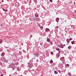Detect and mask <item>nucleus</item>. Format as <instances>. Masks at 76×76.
I'll list each match as a JSON object with an SVG mask.
<instances>
[{
    "label": "nucleus",
    "instance_id": "nucleus-28",
    "mask_svg": "<svg viewBox=\"0 0 76 76\" xmlns=\"http://www.w3.org/2000/svg\"><path fill=\"white\" fill-rule=\"evenodd\" d=\"M61 47H62L63 46V44H61L60 45Z\"/></svg>",
    "mask_w": 76,
    "mask_h": 76
},
{
    "label": "nucleus",
    "instance_id": "nucleus-45",
    "mask_svg": "<svg viewBox=\"0 0 76 76\" xmlns=\"http://www.w3.org/2000/svg\"><path fill=\"white\" fill-rule=\"evenodd\" d=\"M0 64L1 65L2 64V63H1V62H0Z\"/></svg>",
    "mask_w": 76,
    "mask_h": 76
},
{
    "label": "nucleus",
    "instance_id": "nucleus-34",
    "mask_svg": "<svg viewBox=\"0 0 76 76\" xmlns=\"http://www.w3.org/2000/svg\"><path fill=\"white\" fill-rule=\"evenodd\" d=\"M28 70L29 71V72H31V71H31V70H30L29 69H28Z\"/></svg>",
    "mask_w": 76,
    "mask_h": 76
},
{
    "label": "nucleus",
    "instance_id": "nucleus-16",
    "mask_svg": "<svg viewBox=\"0 0 76 76\" xmlns=\"http://www.w3.org/2000/svg\"><path fill=\"white\" fill-rule=\"evenodd\" d=\"M69 66L70 65L68 64H67L66 65V67H67V66H69Z\"/></svg>",
    "mask_w": 76,
    "mask_h": 76
},
{
    "label": "nucleus",
    "instance_id": "nucleus-53",
    "mask_svg": "<svg viewBox=\"0 0 76 76\" xmlns=\"http://www.w3.org/2000/svg\"><path fill=\"white\" fill-rule=\"evenodd\" d=\"M18 61H19V59H18Z\"/></svg>",
    "mask_w": 76,
    "mask_h": 76
},
{
    "label": "nucleus",
    "instance_id": "nucleus-19",
    "mask_svg": "<svg viewBox=\"0 0 76 76\" xmlns=\"http://www.w3.org/2000/svg\"><path fill=\"white\" fill-rule=\"evenodd\" d=\"M58 53H61V49H59L58 50Z\"/></svg>",
    "mask_w": 76,
    "mask_h": 76
},
{
    "label": "nucleus",
    "instance_id": "nucleus-54",
    "mask_svg": "<svg viewBox=\"0 0 76 76\" xmlns=\"http://www.w3.org/2000/svg\"><path fill=\"white\" fill-rule=\"evenodd\" d=\"M58 1H59V0H58V1H57V3H58Z\"/></svg>",
    "mask_w": 76,
    "mask_h": 76
},
{
    "label": "nucleus",
    "instance_id": "nucleus-9",
    "mask_svg": "<svg viewBox=\"0 0 76 76\" xmlns=\"http://www.w3.org/2000/svg\"><path fill=\"white\" fill-rule=\"evenodd\" d=\"M66 42L67 43H69V42H70V41L69 40V39H67Z\"/></svg>",
    "mask_w": 76,
    "mask_h": 76
},
{
    "label": "nucleus",
    "instance_id": "nucleus-37",
    "mask_svg": "<svg viewBox=\"0 0 76 76\" xmlns=\"http://www.w3.org/2000/svg\"><path fill=\"white\" fill-rule=\"evenodd\" d=\"M74 12H75V13H76V10H74Z\"/></svg>",
    "mask_w": 76,
    "mask_h": 76
},
{
    "label": "nucleus",
    "instance_id": "nucleus-55",
    "mask_svg": "<svg viewBox=\"0 0 76 76\" xmlns=\"http://www.w3.org/2000/svg\"><path fill=\"white\" fill-rule=\"evenodd\" d=\"M66 20H65V22H66Z\"/></svg>",
    "mask_w": 76,
    "mask_h": 76
},
{
    "label": "nucleus",
    "instance_id": "nucleus-24",
    "mask_svg": "<svg viewBox=\"0 0 76 76\" xmlns=\"http://www.w3.org/2000/svg\"><path fill=\"white\" fill-rule=\"evenodd\" d=\"M50 43L51 45H53V42H50Z\"/></svg>",
    "mask_w": 76,
    "mask_h": 76
},
{
    "label": "nucleus",
    "instance_id": "nucleus-23",
    "mask_svg": "<svg viewBox=\"0 0 76 76\" xmlns=\"http://www.w3.org/2000/svg\"><path fill=\"white\" fill-rule=\"evenodd\" d=\"M46 29H47V30L48 31H50V30L48 28H46Z\"/></svg>",
    "mask_w": 76,
    "mask_h": 76
},
{
    "label": "nucleus",
    "instance_id": "nucleus-47",
    "mask_svg": "<svg viewBox=\"0 0 76 76\" xmlns=\"http://www.w3.org/2000/svg\"><path fill=\"white\" fill-rule=\"evenodd\" d=\"M30 37H31V38H32V35H31Z\"/></svg>",
    "mask_w": 76,
    "mask_h": 76
},
{
    "label": "nucleus",
    "instance_id": "nucleus-21",
    "mask_svg": "<svg viewBox=\"0 0 76 76\" xmlns=\"http://www.w3.org/2000/svg\"><path fill=\"white\" fill-rule=\"evenodd\" d=\"M56 50H57V51H59L60 50L59 48H58V49L56 48Z\"/></svg>",
    "mask_w": 76,
    "mask_h": 76
},
{
    "label": "nucleus",
    "instance_id": "nucleus-1",
    "mask_svg": "<svg viewBox=\"0 0 76 76\" xmlns=\"http://www.w3.org/2000/svg\"><path fill=\"white\" fill-rule=\"evenodd\" d=\"M28 66L29 67V68H32L33 67V64L32 63H28Z\"/></svg>",
    "mask_w": 76,
    "mask_h": 76
},
{
    "label": "nucleus",
    "instance_id": "nucleus-43",
    "mask_svg": "<svg viewBox=\"0 0 76 76\" xmlns=\"http://www.w3.org/2000/svg\"><path fill=\"white\" fill-rule=\"evenodd\" d=\"M59 56H60V55H58V57H59Z\"/></svg>",
    "mask_w": 76,
    "mask_h": 76
},
{
    "label": "nucleus",
    "instance_id": "nucleus-12",
    "mask_svg": "<svg viewBox=\"0 0 76 76\" xmlns=\"http://www.w3.org/2000/svg\"><path fill=\"white\" fill-rule=\"evenodd\" d=\"M52 63H53V61L52 60H51L50 61V63L51 64Z\"/></svg>",
    "mask_w": 76,
    "mask_h": 76
},
{
    "label": "nucleus",
    "instance_id": "nucleus-52",
    "mask_svg": "<svg viewBox=\"0 0 76 76\" xmlns=\"http://www.w3.org/2000/svg\"><path fill=\"white\" fill-rule=\"evenodd\" d=\"M74 4H76V3H75V2H74Z\"/></svg>",
    "mask_w": 76,
    "mask_h": 76
},
{
    "label": "nucleus",
    "instance_id": "nucleus-27",
    "mask_svg": "<svg viewBox=\"0 0 76 76\" xmlns=\"http://www.w3.org/2000/svg\"><path fill=\"white\" fill-rule=\"evenodd\" d=\"M72 39H73L72 38L71 39H69L70 41H71V40H72Z\"/></svg>",
    "mask_w": 76,
    "mask_h": 76
},
{
    "label": "nucleus",
    "instance_id": "nucleus-10",
    "mask_svg": "<svg viewBox=\"0 0 76 76\" xmlns=\"http://www.w3.org/2000/svg\"><path fill=\"white\" fill-rule=\"evenodd\" d=\"M35 17H37V18L39 16V15L37 14H35Z\"/></svg>",
    "mask_w": 76,
    "mask_h": 76
},
{
    "label": "nucleus",
    "instance_id": "nucleus-14",
    "mask_svg": "<svg viewBox=\"0 0 76 76\" xmlns=\"http://www.w3.org/2000/svg\"><path fill=\"white\" fill-rule=\"evenodd\" d=\"M68 75L69 76H71V75H72V74H71V73H69L68 74Z\"/></svg>",
    "mask_w": 76,
    "mask_h": 76
},
{
    "label": "nucleus",
    "instance_id": "nucleus-57",
    "mask_svg": "<svg viewBox=\"0 0 76 76\" xmlns=\"http://www.w3.org/2000/svg\"><path fill=\"white\" fill-rule=\"evenodd\" d=\"M75 6V5H73V6Z\"/></svg>",
    "mask_w": 76,
    "mask_h": 76
},
{
    "label": "nucleus",
    "instance_id": "nucleus-26",
    "mask_svg": "<svg viewBox=\"0 0 76 76\" xmlns=\"http://www.w3.org/2000/svg\"><path fill=\"white\" fill-rule=\"evenodd\" d=\"M49 1L50 2H53V0H50Z\"/></svg>",
    "mask_w": 76,
    "mask_h": 76
},
{
    "label": "nucleus",
    "instance_id": "nucleus-44",
    "mask_svg": "<svg viewBox=\"0 0 76 76\" xmlns=\"http://www.w3.org/2000/svg\"><path fill=\"white\" fill-rule=\"evenodd\" d=\"M36 61H37V62H38V59H37Z\"/></svg>",
    "mask_w": 76,
    "mask_h": 76
},
{
    "label": "nucleus",
    "instance_id": "nucleus-31",
    "mask_svg": "<svg viewBox=\"0 0 76 76\" xmlns=\"http://www.w3.org/2000/svg\"><path fill=\"white\" fill-rule=\"evenodd\" d=\"M71 44H74V43L72 42H71Z\"/></svg>",
    "mask_w": 76,
    "mask_h": 76
},
{
    "label": "nucleus",
    "instance_id": "nucleus-22",
    "mask_svg": "<svg viewBox=\"0 0 76 76\" xmlns=\"http://www.w3.org/2000/svg\"><path fill=\"white\" fill-rule=\"evenodd\" d=\"M56 28L57 29H58V26H57L56 27Z\"/></svg>",
    "mask_w": 76,
    "mask_h": 76
},
{
    "label": "nucleus",
    "instance_id": "nucleus-18",
    "mask_svg": "<svg viewBox=\"0 0 76 76\" xmlns=\"http://www.w3.org/2000/svg\"><path fill=\"white\" fill-rule=\"evenodd\" d=\"M54 73L55 74H57V73H58V72H57V71H54Z\"/></svg>",
    "mask_w": 76,
    "mask_h": 76
},
{
    "label": "nucleus",
    "instance_id": "nucleus-35",
    "mask_svg": "<svg viewBox=\"0 0 76 76\" xmlns=\"http://www.w3.org/2000/svg\"><path fill=\"white\" fill-rule=\"evenodd\" d=\"M2 10H3V11H4V12H5V10H4V9H2Z\"/></svg>",
    "mask_w": 76,
    "mask_h": 76
},
{
    "label": "nucleus",
    "instance_id": "nucleus-50",
    "mask_svg": "<svg viewBox=\"0 0 76 76\" xmlns=\"http://www.w3.org/2000/svg\"><path fill=\"white\" fill-rule=\"evenodd\" d=\"M3 51V50H1V51Z\"/></svg>",
    "mask_w": 76,
    "mask_h": 76
},
{
    "label": "nucleus",
    "instance_id": "nucleus-59",
    "mask_svg": "<svg viewBox=\"0 0 76 76\" xmlns=\"http://www.w3.org/2000/svg\"><path fill=\"white\" fill-rule=\"evenodd\" d=\"M75 60H76V58H75Z\"/></svg>",
    "mask_w": 76,
    "mask_h": 76
},
{
    "label": "nucleus",
    "instance_id": "nucleus-2",
    "mask_svg": "<svg viewBox=\"0 0 76 76\" xmlns=\"http://www.w3.org/2000/svg\"><path fill=\"white\" fill-rule=\"evenodd\" d=\"M1 60L3 62H5L6 61V58L4 57H2L1 58Z\"/></svg>",
    "mask_w": 76,
    "mask_h": 76
},
{
    "label": "nucleus",
    "instance_id": "nucleus-49",
    "mask_svg": "<svg viewBox=\"0 0 76 76\" xmlns=\"http://www.w3.org/2000/svg\"><path fill=\"white\" fill-rule=\"evenodd\" d=\"M1 26H3V25H2L1 24Z\"/></svg>",
    "mask_w": 76,
    "mask_h": 76
},
{
    "label": "nucleus",
    "instance_id": "nucleus-58",
    "mask_svg": "<svg viewBox=\"0 0 76 76\" xmlns=\"http://www.w3.org/2000/svg\"><path fill=\"white\" fill-rule=\"evenodd\" d=\"M60 76H61V75H60Z\"/></svg>",
    "mask_w": 76,
    "mask_h": 76
},
{
    "label": "nucleus",
    "instance_id": "nucleus-25",
    "mask_svg": "<svg viewBox=\"0 0 76 76\" xmlns=\"http://www.w3.org/2000/svg\"><path fill=\"white\" fill-rule=\"evenodd\" d=\"M51 54L52 55V54H53V52H51Z\"/></svg>",
    "mask_w": 76,
    "mask_h": 76
},
{
    "label": "nucleus",
    "instance_id": "nucleus-4",
    "mask_svg": "<svg viewBox=\"0 0 76 76\" xmlns=\"http://www.w3.org/2000/svg\"><path fill=\"white\" fill-rule=\"evenodd\" d=\"M59 19H59V18H56V21L57 22H58Z\"/></svg>",
    "mask_w": 76,
    "mask_h": 76
},
{
    "label": "nucleus",
    "instance_id": "nucleus-11",
    "mask_svg": "<svg viewBox=\"0 0 76 76\" xmlns=\"http://www.w3.org/2000/svg\"><path fill=\"white\" fill-rule=\"evenodd\" d=\"M4 54L3 53H2L1 54V57H3V56H4Z\"/></svg>",
    "mask_w": 76,
    "mask_h": 76
},
{
    "label": "nucleus",
    "instance_id": "nucleus-38",
    "mask_svg": "<svg viewBox=\"0 0 76 76\" xmlns=\"http://www.w3.org/2000/svg\"><path fill=\"white\" fill-rule=\"evenodd\" d=\"M61 48H64V47H63V46H62V47H61Z\"/></svg>",
    "mask_w": 76,
    "mask_h": 76
},
{
    "label": "nucleus",
    "instance_id": "nucleus-17",
    "mask_svg": "<svg viewBox=\"0 0 76 76\" xmlns=\"http://www.w3.org/2000/svg\"><path fill=\"white\" fill-rule=\"evenodd\" d=\"M3 42V40L1 39H0V43H1Z\"/></svg>",
    "mask_w": 76,
    "mask_h": 76
},
{
    "label": "nucleus",
    "instance_id": "nucleus-56",
    "mask_svg": "<svg viewBox=\"0 0 76 76\" xmlns=\"http://www.w3.org/2000/svg\"><path fill=\"white\" fill-rule=\"evenodd\" d=\"M7 0V1H9V0Z\"/></svg>",
    "mask_w": 76,
    "mask_h": 76
},
{
    "label": "nucleus",
    "instance_id": "nucleus-3",
    "mask_svg": "<svg viewBox=\"0 0 76 76\" xmlns=\"http://www.w3.org/2000/svg\"><path fill=\"white\" fill-rule=\"evenodd\" d=\"M34 56H35V57H38L39 56V54H38V53H36L34 54Z\"/></svg>",
    "mask_w": 76,
    "mask_h": 76
},
{
    "label": "nucleus",
    "instance_id": "nucleus-39",
    "mask_svg": "<svg viewBox=\"0 0 76 76\" xmlns=\"http://www.w3.org/2000/svg\"><path fill=\"white\" fill-rule=\"evenodd\" d=\"M40 45H42V43H41V42L40 43Z\"/></svg>",
    "mask_w": 76,
    "mask_h": 76
},
{
    "label": "nucleus",
    "instance_id": "nucleus-46",
    "mask_svg": "<svg viewBox=\"0 0 76 76\" xmlns=\"http://www.w3.org/2000/svg\"><path fill=\"white\" fill-rule=\"evenodd\" d=\"M3 76V74H1V76Z\"/></svg>",
    "mask_w": 76,
    "mask_h": 76
},
{
    "label": "nucleus",
    "instance_id": "nucleus-42",
    "mask_svg": "<svg viewBox=\"0 0 76 76\" xmlns=\"http://www.w3.org/2000/svg\"><path fill=\"white\" fill-rule=\"evenodd\" d=\"M60 53H59L58 54V55H59L60 56Z\"/></svg>",
    "mask_w": 76,
    "mask_h": 76
},
{
    "label": "nucleus",
    "instance_id": "nucleus-36",
    "mask_svg": "<svg viewBox=\"0 0 76 76\" xmlns=\"http://www.w3.org/2000/svg\"><path fill=\"white\" fill-rule=\"evenodd\" d=\"M1 1H2V3H3V2H4V1L3 0H2Z\"/></svg>",
    "mask_w": 76,
    "mask_h": 76
},
{
    "label": "nucleus",
    "instance_id": "nucleus-8",
    "mask_svg": "<svg viewBox=\"0 0 76 76\" xmlns=\"http://www.w3.org/2000/svg\"><path fill=\"white\" fill-rule=\"evenodd\" d=\"M39 27H40V28H41L42 29H43V27H42V26H40V25H39Z\"/></svg>",
    "mask_w": 76,
    "mask_h": 76
},
{
    "label": "nucleus",
    "instance_id": "nucleus-32",
    "mask_svg": "<svg viewBox=\"0 0 76 76\" xmlns=\"http://www.w3.org/2000/svg\"><path fill=\"white\" fill-rule=\"evenodd\" d=\"M45 32L47 31V29H46V28L45 29Z\"/></svg>",
    "mask_w": 76,
    "mask_h": 76
},
{
    "label": "nucleus",
    "instance_id": "nucleus-15",
    "mask_svg": "<svg viewBox=\"0 0 76 76\" xmlns=\"http://www.w3.org/2000/svg\"><path fill=\"white\" fill-rule=\"evenodd\" d=\"M34 1L35 3H37V0H34Z\"/></svg>",
    "mask_w": 76,
    "mask_h": 76
},
{
    "label": "nucleus",
    "instance_id": "nucleus-30",
    "mask_svg": "<svg viewBox=\"0 0 76 76\" xmlns=\"http://www.w3.org/2000/svg\"><path fill=\"white\" fill-rule=\"evenodd\" d=\"M23 53L26 52V51H25L24 50H23Z\"/></svg>",
    "mask_w": 76,
    "mask_h": 76
},
{
    "label": "nucleus",
    "instance_id": "nucleus-6",
    "mask_svg": "<svg viewBox=\"0 0 76 76\" xmlns=\"http://www.w3.org/2000/svg\"><path fill=\"white\" fill-rule=\"evenodd\" d=\"M46 41L47 42H50V39L49 38H48L46 40Z\"/></svg>",
    "mask_w": 76,
    "mask_h": 76
},
{
    "label": "nucleus",
    "instance_id": "nucleus-51",
    "mask_svg": "<svg viewBox=\"0 0 76 76\" xmlns=\"http://www.w3.org/2000/svg\"><path fill=\"white\" fill-rule=\"evenodd\" d=\"M72 42H73H73H75V41H72Z\"/></svg>",
    "mask_w": 76,
    "mask_h": 76
},
{
    "label": "nucleus",
    "instance_id": "nucleus-48",
    "mask_svg": "<svg viewBox=\"0 0 76 76\" xmlns=\"http://www.w3.org/2000/svg\"><path fill=\"white\" fill-rule=\"evenodd\" d=\"M63 59H64V57H63Z\"/></svg>",
    "mask_w": 76,
    "mask_h": 76
},
{
    "label": "nucleus",
    "instance_id": "nucleus-40",
    "mask_svg": "<svg viewBox=\"0 0 76 76\" xmlns=\"http://www.w3.org/2000/svg\"><path fill=\"white\" fill-rule=\"evenodd\" d=\"M64 46V47H65L66 46V45L64 44L63 45Z\"/></svg>",
    "mask_w": 76,
    "mask_h": 76
},
{
    "label": "nucleus",
    "instance_id": "nucleus-20",
    "mask_svg": "<svg viewBox=\"0 0 76 76\" xmlns=\"http://www.w3.org/2000/svg\"><path fill=\"white\" fill-rule=\"evenodd\" d=\"M17 70L18 71H19V67H18L17 68Z\"/></svg>",
    "mask_w": 76,
    "mask_h": 76
},
{
    "label": "nucleus",
    "instance_id": "nucleus-29",
    "mask_svg": "<svg viewBox=\"0 0 76 76\" xmlns=\"http://www.w3.org/2000/svg\"><path fill=\"white\" fill-rule=\"evenodd\" d=\"M58 72L59 73H61V72L60 71V70H58Z\"/></svg>",
    "mask_w": 76,
    "mask_h": 76
},
{
    "label": "nucleus",
    "instance_id": "nucleus-13",
    "mask_svg": "<svg viewBox=\"0 0 76 76\" xmlns=\"http://www.w3.org/2000/svg\"><path fill=\"white\" fill-rule=\"evenodd\" d=\"M72 48V46H68V49H70V48Z\"/></svg>",
    "mask_w": 76,
    "mask_h": 76
},
{
    "label": "nucleus",
    "instance_id": "nucleus-7",
    "mask_svg": "<svg viewBox=\"0 0 76 76\" xmlns=\"http://www.w3.org/2000/svg\"><path fill=\"white\" fill-rule=\"evenodd\" d=\"M33 20H34V21H37L38 20H37V19L36 18H34V19H33Z\"/></svg>",
    "mask_w": 76,
    "mask_h": 76
},
{
    "label": "nucleus",
    "instance_id": "nucleus-33",
    "mask_svg": "<svg viewBox=\"0 0 76 76\" xmlns=\"http://www.w3.org/2000/svg\"><path fill=\"white\" fill-rule=\"evenodd\" d=\"M5 12H7V10H5Z\"/></svg>",
    "mask_w": 76,
    "mask_h": 76
},
{
    "label": "nucleus",
    "instance_id": "nucleus-5",
    "mask_svg": "<svg viewBox=\"0 0 76 76\" xmlns=\"http://www.w3.org/2000/svg\"><path fill=\"white\" fill-rule=\"evenodd\" d=\"M12 65H13V66H14V67H12L11 68H12V70H15V64H12Z\"/></svg>",
    "mask_w": 76,
    "mask_h": 76
},
{
    "label": "nucleus",
    "instance_id": "nucleus-41",
    "mask_svg": "<svg viewBox=\"0 0 76 76\" xmlns=\"http://www.w3.org/2000/svg\"><path fill=\"white\" fill-rule=\"evenodd\" d=\"M60 47V45H59L58 46V47Z\"/></svg>",
    "mask_w": 76,
    "mask_h": 76
}]
</instances>
